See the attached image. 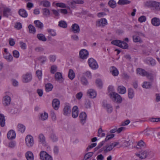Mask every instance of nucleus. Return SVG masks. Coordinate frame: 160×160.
Returning a JSON list of instances; mask_svg holds the SVG:
<instances>
[{"instance_id":"obj_23","label":"nucleus","mask_w":160,"mask_h":160,"mask_svg":"<svg viewBox=\"0 0 160 160\" xmlns=\"http://www.w3.org/2000/svg\"><path fill=\"white\" fill-rule=\"evenodd\" d=\"M39 5L43 7L48 8L50 6V2L47 0H43L40 2Z\"/></svg>"},{"instance_id":"obj_5","label":"nucleus","mask_w":160,"mask_h":160,"mask_svg":"<svg viewBox=\"0 0 160 160\" xmlns=\"http://www.w3.org/2000/svg\"><path fill=\"white\" fill-rule=\"evenodd\" d=\"M25 142L26 145L28 147H32L34 144L33 137L30 135H27L25 138Z\"/></svg>"},{"instance_id":"obj_37","label":"nucleus","mask_w":160,"mask_h":160,"mask_svg":"<svg viewBox=\"0 0 160 160\" xmlns=\"http://www.w3.org/2000/svg\"><path fill=\"white\" fill-rule=\"evenodd\" d=\"M103 106L107 109V111L109 113H111L112 111V106L109 104H104Z\"/></svg>"},{"instance_id":"obj_7","label":"nucleus","mask_w":160,"mask_h":160,"mask_svg":"<svg viewBox=\"0 0 160 160\" xmlns=\"http://www.w3.org/2000/svg\"><path fill=\"white\" fill-rule=\"evenodd\" d=\"M151 152L149 150H146L141 151L140 154H136V155L142 159H144L148 157Z\"/></svg>"},{"instance_id":"obj_44","label":"nucleus","mask_w":160,"mask_h":160,"mask_svg":"<svg viewBox=\"0 0 160 160\" xmlns=\"http://www.w3.org/2000/svg\"><path fill=\"white\" fill-rule=\"evenodd\" d=\"M46 90L47 92H49L51 91L53 88V85L50 83H48L46 85Z\"/></svg>"},{"instance_id":"obj_17","label":"nucleus","mask_w":160,"mask_h":160,"mask_svg":"<svg viewBox=\"0 0 160 160\" xmlns=\"http://www.w3.org/2000/svg\"><path fill=\"white\" fill-rule=\"evenodd\" d=\"M151 23L155 26H158L160 25V19L157 18H153L151 20Z\"/></svg>"},{"instance_id":"obj_62","label":"nucleus","mask_w":160,"mask_h":160,"mask_svg":"<svg viewBox=\"0 0 160 160\" xmlns=\"http://www.w3.org/2000/svg\"><path fill=\"white\" fill-rule=\"evenodd\" d=\"M48 31L52 36H54L56 35V33L55 31L51 29H48Z\"/></svg>"},{"instance_id":"obj_60","label":"nucleus","mask_w":160,"mask_h":160,"mask_svg":"<svg viewBox=\"0 0 160 160\" xmlns=\"http://www.w3.org/2000/svg\"><path fill=\"white\" fill-rule=\"evenodd\" d=\"M14 27L16 29L19 30L22 28V25L20 22H17L15 24Z\"/></svg>"},{"instance_id":"obj_51","label":"nucleus","mask_w":160,"mask_h":160,"mask_svg":"<svg viewBox=\"0 0 160 160\" xmlns=\"http://www.w3.org/2000/svg\"><path fill=\"white\" fill-rule=\"evenodd\" d=\"M121 42V40H113L111 42V43L114 45L119 47V45Z\"/></svg>"},{"instance_id":"obj_19","label":"nucleus","mask_w":160,"mask_h":160,"mask_svg":"<svg viewBox=\"0 0 160 160\" xmlns=\"http://www.w3.org/2000/svg\"><path fill=\"white\" fill-rule=\"evenodd\" d=\"M118 92L120 94H124L126 92V88L123 86H118L117 89Z\"/></svg>"},{"instance_id":"obj_2","label":"nucleus","mask_w":160,"mask_h":160,"mask_svg":"<svg viewBox=\"0 0 160 160\" xmlns=\"http://www.w3.org/2000/svg\"><path fill=\"white\" fill-rule=\"evenodd\" d=\"M109 95L110 98L114 102L119 103L122 102V97L118 93L113 92L110 93Z\"/></svg>"},{"instance_id":"obj_25","label":"nucleus","mask_w":160,"mask_h":160,"mask_svg":"<svg viewBox=\"0 0 160 160\" xmlns=\"http://www.w3.org/2000/svg\"><path fill=\"white\" fill-rule=\"evenodd\" d=\"M3 57L8 62H11L13 60L12 56L10 53L7 54H3Z\"/></svg>"},{"instance_id":"obj_14","label":"nucleus","mask_w":160,"mask_h":160,"mask_svg":"<svg viewBox=\"0 0 160 160\" xmlns=\"http://www.w3.org/2000/svg\"><path fill=\"white\" fill-rule=\"evenodd\" d=\"M78 108L77 106H74L72 109V116L74 118H76L78 117Z\"/></svg>"},{"instance_id":"obj_30","label":"nucleus","mask_w":160,"mask_h":160,"mask_svg":"<svg viewBox=\"0 0 160 160\" xmlns=\"http://www.w3.org/2000/svg\"><path fill=\"white\" fill-rule=\"evenodd\" d=\"M131 1L128 0H119L118 4L120 5H127L130 3Z\"/></svg>"},{"instance_id":"obj_31","label":"nucleus","mask_w":160,"mask_h":160,"mask_svg":"<svg viewBox=\"0 0 160 160\" xmlns=\"http://www.w3.org/2000/svg\"><path fill=\"white\" fill-rule=\"evenodd\" d=\"M36 27L40 29H42L43 26V24L39 20H36L34 22Z\"/></svg>"},{"instance_id":"obj_39","label":"nucleus","mask_w":160,"mask_h":160,"mask_svg":"<svg viewBox=\"0 0 160 160\" xmlns=\"http://www.w3.org/2000/svg\"><path fill=\"white\" fill-rule=\"evenodd\" d=\"M128 97L130 99L132 98L134 96V91L132 88H129L128 90Z\"/></svg>"},{"instance_id":"obj_43","label":"nucleus","mask_w":160,"mask_h":160,"mask_svg":"<svg viewBox=\"0 0 160 160\" xmlns=\"http://www.w3.org/2000/svg\"><path fill=\"white\" fill-rule=\"evenodd\" d=\"M29 30V32L32 34H34L36 32V30L34 26L32 25H29L28 26Z\"/></svg>"},{"instance_id":"obj_8","label":"nucleus","mask_w":160,"mask_h":160,"mask_svg":"<svg viewBox=\"0 0 160 160\" xmlns=\"http://www.w3.org/2000/svg\"><path fill=\"white\" fill-rule=\"evenodd\" d=\"M88 51L85 49H82L80 51L79 56L82 59H86L88 57Z\"/></svg>"},{"instance_id":"obj_13","label":"nucleus","mask_w":160,"mask_h":160,"mask_svg":"<svg viewBox=\"0 0 160 160\" xmlns=\"http://www.w3.org/2000/svg\"><path fill=\"white\" fill-rule=\"evenodd\" d=\"M80 122L82 124H83L86 122L87 118V115L85 112H81L79 116Z\"/></svg>"},{"instance_id":"obj_45","label":"nucleus","mask_w":160,"mask_h":160,"mask_svg":"<svg viewBox=\"0 0 160 160\" xmlns=\"http://www.w3.org/2000/svg\"><path fill=\"white\" fill-rule=\"evenodd\" d=\"M151 84L150 82H144L142 85L143 88L148 89L150 88Z\"/></svg>"},{"instance_id":"obj_22","label":"nucleus","mask_w":160,"mask_h":160,"mask_svg":"<svg viewBox=\"0 0 160 160\" xmlns=\"http://www.w3.org/2000/svg\"><path fill=\"white\" fill-rule=\"evenodd\" d=\"M55 79L57 81L62 82L63 77L62 73L60 72H56L55 75Z\"/></svg>"},{"instance_id":"obj_32","label":"nucleus","mask_w":160,"mask_h":160,"mask_svg":"<svg viewBox=\"0 0 160 160\" xmlns=\"http://www.w3.org/2000/svg\"><path fill=\"white\" fill-rule=\"evenodd\" d=\"M58 25L60 27L63 28H66L67 27V23L65 21L63 20L60 21L58 22Z\"/></svg>"},{"instance_id":"obj_12","label":"nucleus","mask_w":160,"mask_h":160,"mask_svg":"<svg viewBox=\"0 0 160 160\" xmlns=\"http://www.w3.org/2000/svg\"><path fill=\"white\" fill-rule=\"evenodd\" d=\"M52 105L55 110H58L60 105V101L58 99H54L52 102Z\"/></svg>"},{"instance_id":"obj_35","label":"nucleus","mask_w":160,"mask_h":160,"mask_svg":"<svg viewBox=\"0 0 160 160\" xmlns=\"http://www.w3.org/2000/svg\"><path fill=\"white\" fill-rule=\"evenodd\" d=\"M68 77L71 80H73L75 77V74L73 70L70 69L68 74Z\"/></svg>"},{"instance_id":"obj_63","label":"nucleus","mask_w":160,"mask_h":160,"mask_svg":"<svg viewBox=\"0 0 160 160\" xmlns=\"http://www.w3.org/2000/svg\"><path fill=\"white\" fill-rule=\"evenodd\" d=\"M96 83L98 86L101 88L102 87V82L101 80L97 79L96 81Z\"/></svg>"},{"instance_id":"obj_46","label":"nucleus","mask_w":160,"mask_h":160,"mask_svg":"<svg viewBox=\"0 0 160 160\" xmlns=\"http://www.w3.org/2000/svg\"><path fill=\"white\" fill-rule=\"evenodd\" d=\"M145 147V144L144 142L142 140H141L139 142L137 145V147L138 148H142Z\"/></svg>"},{"instance_id":"obj_33","label":"nucleus","mask_w":160,"mask_h":160,"mask_svg":"<svg viewBox=\"0 0 160 160\" xmlns=\"http://www.w3.org/2000/svg\"><path fill=\"white\" fill-rule=\"evenodd\" d=\"M156 74L155 73H149L147 72L146 76L150 80H153L156 77Z\"/></svg>"},{"instance_id":"obj_34","label":"nucleus","mask_w":160,"mask_h":160,"mask_svg":"<svg viewBox=\"0 0 160 160\" xmlns=\"http://www.w3.org/2000/svg\"><path fill=\"white\" fill-rule=\"evenodd\" d=\"M11 9L8 8H4L3 12V15L4 16L8 17L10 13Z\"/></svg>"},{"instance_id":"obj_64","label":"nucleus","mask_w":160,"mask_h":160,"mask_svg":"<svg viewBox=\"0 0 160 160\" xmlns=\"http://www.w3.org/2000/svg\"><path fill=\"white\" fill-rule=\"evenodd\" d=\"M76 4L75 0H72L70 2V5L71 8H76Z\"/></svg>"},{"instance_id":"obj_4","label":"nucleus","mask_w":160,"mask_h":160,"mask_svg":"<svg viewBox=\"0 0 160 160\" xmlns=\"http://www.w3.org/2000/svg\"><path fill=\"white\" fill-rule=\"evenodd\" d=\"M39 155L41 160H53L52 157L45 151H41Z\"/></svg>"},{"instance_id":"obj_10","label":"nucleus","mask_w":160,"mask_h":160,"mask_svg":"<svg viewBox=\"0 0 160 160\" xmlns=\"http://www.w3.org/2000/svg\"><path fill=\"white\" fill-rule=\"evenodd\" d=\"M38 140L39 142L41 143L44 146H48V144L46 141V138L42 134H40L38 137Z\"/></svg>"},{"instance_id":"obj_16","label":"nucleus","mask_w":160,"mask_h":160,"mask_svg":"<svg viewBox=\"0 0 160 160\" xmlns=\"http://www.w3.org/2000/svg\"><path fill=\"white\" fill-rule=\"evenodd\" d=\"M63 114L65 116H68L70 114L71 112V108L68 105L65 106L63 108Z\"/></svg>"},{"instance_id":"obj_38","label":"nucleus","mask_w":160,"mask_h":160,"mask_svg":"<svg viewBox=\"0 0 160 160\" xmlns=\"http://www.w3.org/2000/svg\"><path fill=\"white\" fill-rule=\"evenodd\" d=\"M18 130L21 132H23L25 130V127L23 124H19L17 126Z\"/></svg>"},{"instance_id":"obj_47","label":"nucleus","mask_w":160,"mask_h":160,"mask_svg":"<svg viewBox=\"0 0 160 160\" xmlns=\"http://www.w3.org/2000/svg\"><path fill=\"white\" fill-rule=\"evenodd\" d=\"M48 117V114L46 112H45L44 113H42L41 114L40 118L42 120H46Z\"/></svg>"},{"instance_id":"obj_49","label":"nucleus","mask_w":160,"mask_h":160,"mask_svg":"<svg viewBox=\"0 0 160 160\" xmlns=\"http://www.w3.org/2000/svg\"><path fill=\"white\" fill-rule=\"evenodd\" d=\"M81 81L82 84L84 85H87L88 84V80L83 77H82L81 78Z\"/></svg>"},{"instance_id":"obj_58","label":"nucleus","mask_w":160,"mask_h":160,"mask_svg":"<svg viewBox=\"0 0 160 160\" xmlns=\"http://www.w3.org/2000/svg\"><path fill=\"white\" fill-rule=\"evenodd\" d=\"M36 74L39 80L42 78V72L41 70H38L36 72Z\"/></svg>"},{"instance_id":"obj_1","label":"nucleus","mask_w":160,"mask_h":160,"mask_svg":"<svg viewBox=\"0 0 160 160\" xmlns=\"http://www.w3.org/2000/svg\"><path fill=\"white\" fill-rule=\"evenodd\" d=\"M146 7L152 8L155 11H160V2L154 1H148L144 3Z\"/></svg>"},{"instance_id":"obj_52","label":"nucleus","mask_w":160,"mask_h":160,"mask_svg":"<svg viewBox=\"0 0 160 160\" xmlns=\"http://www.w3.org/2000/svg\"><path fill=\"white\" fill-rule=\"evenodd\" d=\"M85 105V107L87 108H90L91 107V103L89 100L87 99L86 100Z\"/></svg>"},{"instance_id":"obj_24","label":"nucleus","mask_w":160,"mask_h":160,"mask_svg":"<svg viewBox=\"0 0 160 160\" xmlns=\"http://www.w3.org/2000/svg\"><path fill=\"white\" fill-rule=\"evenodd\" d=\"M11 98L8 96H6L3 98V104L4 105L7 106L10 104Z\"/></svg>"},{"instance_id":"obj_20","label":"nucleus","mask_w":160,"mask_h":160,"mask_svg":"<svg viewBox=\"0 0 160 160\" xmlns=\"http://www.w3.org/2000/svg\"><path fill=\"white\" fill-rule=\"evenodd\" d=\"M87 93L89 95L90 97L92 98H95L97 95L95 91L92 89H89L87 92Z\"/></svg>"},{"instance_id":"obj_27","label":"nucleus","mask_w":160,"mask_h":160,"mask_svg":"<svg viewBox=\"0 0 160 160\" xmlns=\"http://www.w3.org/2000/svg\"><path fill=\"white\" fill-rule=\"evenodd\" d=\"M110 72L114 76H117L118 74V69L114 67H112L110 68Z\"/></svg>"},{"instance_id":"obj_11","label":"nucleus","mask_w":160,"mask_h":160,"mask_svg":"<svg viewBox=\"0 0 160 160\" xmlns=\"http://www.w3.org/2000/svg\"><path fill=\"white\" fill-rule=\"evenodd\" d=\"M22 81L25 83L28 82L32 79V76L31 74L27 73L22 76Z\"/></svg>"},{"instance_id":"obj_55","label":"nucleus","mask_w":160,"mask_h":160,"mask_svg":"<svg viewBox=\"0 0 160 160\" xmlns=\"http://www.w3.org/2000/svg\"><path fill=\"white\" fill-rule=\"evenodd\" d=\"M148 61L149 62L150 65L152 66H154L156 64L155 60L152 58H150Z\"/></svg>"},{"instance_id":"obj_29","label":"nucleus","mask_w":160,"mask_h":160,"mask_svg":"<svg viewBox=\"0 0 160 160\" xmlns=\"http://www.w3.org/2000/svg\"><path fill=\"white\" fill-rule=\"evenodd\" d=\"M26 157L27 160H33V154L31 152H27L26 153Z\"/></svg>"},{"instance_id":"obj_15","label":"nucleus","mask_w":160,"mask_h":160,"mask_svg":"<svg viewBox=\"0 0 160 160\" xmlns=\"http://www.w3.org/2000/svg\"><path fill=\"white\" fill-rule=\"evenodd\" d=\"M71 28L72 32L74 33H79L80 31V27L79 25L74 23L72 24L71 26Z\"/></svg>"},{"instance_id":"obj_59","label":"nucleus","mask_w":160,"mask_h":160,"mask_svg":"<svg viewBox=\"0 0 160 160\" xmlns=\"http://www.w3.org/2000/svg\"><path fill=\"white\" fill-rule=\"evenodd\" d=\"M83 96V93L82 92H79L76 95V98L78 100H80Z\"/></svg>"},{"instance_id":"obj_18","label":"nucleus","mask_w":160,"mask_h":160,"mask_svg":"<svg viewBox=\"0 0 160 160\" xmlns=\"http://www.w3.org/2000/svg\"><path fill=\"white\" fill-rule=\"evenodd\" d=\"M18 13L19 15L23 18H25L28 17V14L27 11L23 8L20 9Z\"/></svg>"},{"instance_id":"obj_57","label":"nucleus","mask_w":160,"mask_h":160,"mask_svg":"<svg viewBox=\"0 0 160 160\" xmlns=\"http://www.w3.org/2000/svg\"><path fill=\"white\" fill-rule=\"evenodd\" d=\"M14 57L16 58H18L19 56V52L17 50H15L12 52Z\"/></svg>"},{"instance_id":"obj_42","label":"nucleus","mask_w":160,"mask_h":160,"mask_svg":"<svg viewBox=\"0 0 160 160\" xmlns=\"http://www.w3.org/2000/svg\"><path fill=\"white\" fill-rule=\"evenodd\" d=\"M108 4L110 7L113 8H115L116 6V2L114 0H110Z\"/></svg>"},{"instance_id":"obj_3","label":"nucleus","mask_w":160,"mask_h":160,"mask_svg":"<svg viewBox=\"0 0 160 160\" xmlns=\"http://www.w3.org/2000/svg\"><path fill=\"white\" fill-rule=\"evenodd\" d=\"M119 143L115 142L110 144L107 145L101 149V151H103L105 153H107L111 151L115 146L118 145Z\"/></svg>"},{"instance_id":"obj_50","label":"nucleus","mask_w":160,"mask_h":160,"mask_svg":"<svg viewBox=\"0 0 160 160\" xmlns=\"http://www.w3.org/2000/svg\"><path fill=\"white\" fill-rule=\"evenodd\" d=\"M57 70V67L55 65H53L51 67L50 72L52 74H54Z\"/></svg>"},{"instance_id":"obj_6","label":"nucleus","mask_w":160,"mask_h":160,"mask_svg":"<svg viewBox=\"0 0 160 160\" xmlns=\"http://www.w3.org/2000/svg\"><path fill=\"white\" fill-rule=\"evenodd\" d=\"M89 67L92 69H96L98 66L96 61L93 58H89L88 61Z\"/></svg>"},{"instance_id":"obj_41","label":"nucleus","mask_w":160,"mask_h":160,"mask_svg":"<svg viewBox=\"0 0 160 160\" xmlns=\"http://www.w3.org/2000/svg\"><path fill=\"white\" fill-rule=\"evenodd\" d=\"M119 47L125 49L128 48V44L123 41H121Z\"/></svg>"},{"instance_id":"obj_61","label":"nucleus","mask_w":160,"mask_h":160,"mask_svg":"<svg viewBox=\"0 0 160 160\" xmlns=\"http://www.w3.org/2000/svg\"><path fill=\"white\" fill-rule=\"evenodd\" d=\"M56 5L57 6L61 8H66V4L63 3H57L56 4Z\"/></svg>"},{"instance_id":"obj_9","label":"nucleus","mask_w":160,"mask_h":160,"mask_svg":"<svg viewBox=\"0 0 160 160\" xmlns=\"http://www.w3.org/2000/svg\"><path fill=\"white\" fill-rule=\"evenodd\" d=\"M107 20L105 18H102L98 20L96 22V25L98 27H104L107 25Z\"/></svg>"},{"instance_id":"obj_26","label":"nucleus","mask_w":160,"mask_h":160,"mask_svg":"<svg viewBox=\"0 0 160 160\" xmlns=\"http://www.w3.org/2000/svg\"><path fill=\"white\" fill-rule=\"evenodd\" d=\"M137 74L142 76H146L147 72L141 68H138L137 70Z\"/></svg>"},{"instance_id":"obj_21","label":"nucleus","mask_w":160,"mask_h":160,"mask_svg":"<svg viewBox=\"0 0 160 160\" xmlns=\"http://www.w3.org/2000/svg\"><path fill=\"white\" fill-rule=\"evenodd\" d=\"M16 137V133L15 132L12 130L9 131L7 134V137L8 139H14Z\"/></svg>"},{"instance_id":"obj_54","label":"nucleus","mask_w":160,"mask_h":160,"mask_svg":"<svg viewBox=\"0 0 160 160\" xmlns=\"http://www.w3.org/2000/svg\"><path fill=\"white\" fill-rule=\"evenodd\" d=\"M93 153L92 152H89L86 154L84 156V159L87 160L91 157L93 155Z\"/></svg>"},{"instance_id":"obj_28","label":"nucleus","mask_w":160,"mask_h":160,"mask_svg":"<svg viewBox=\"0 0 160 160\" xmlns=\"http://www.w3.org/2000/svg\"><path fill=\"white\" fill-rule=\"evenodd\" d=\"M5 119L4 115L0 114V125L2 127H3L5 125Z\"/></svg>"},{"instance_id":"obj_48","label":"nucleus","mask_w":160,"mask_h":160,"mask_svg":"<svg viewBox=\"0 0 160 160\" xmlns=\"http://www.w3.org/2000/svg\"><path fill=\"white\" fill-rule=\"evenodd\" d=\"M133 40L134 42H142L141 38L138 36H134L133 37Z\"/></svg>"},{"instance_id":"obj_36","label":"nucleus","mask_w":160,"mask_h":160,"mask_svg":"<svg viewBox=\"0 0 160 160\" xmlns=\"http://www.w3.org/2000/svg\"><path fill=\"white\" fill-rule=\"evenodd\" d=\"M37 38L40 41H46L47 40V39L45 38L44 35L41 33L38 34L37 35Z\"/></svg>"},{"instance_id":"obj_53","label":"nucleus","mask_w":160,"mask_h":160,"mask_svg":"<svg viewBox=\"0 0 160 160\" xmlns=\"http://www.w3.org/2000/svg\"><path fill=\"white\" fill-rule=\"evenodd\" d=\"M38 60L42 63H43L47 60L46 57L42 56L38 58Z\"/></svg>"},{"instance_id":"obj_56","label":"nucleus","mask_w":160,"mask_h":160,"mask_svg":"<svg viewBox=\"0 0 160 160\" xmlns=\"http://www.w3.org/2000/svg\"><path fill=\"white\" fill-rule=\"evenodd\" d=\"M50 115L52 120L53 121H55L56 119V117L54 112L53 111H51Z\"/></svg>"},{"instance_id":"obj_40","label":"nucleus","mask_w":160,"mask_h":160,"mask_svg":"<svg viewBox=\"0 0 160 160\" xmlns=\"http://www.w3.org/2000/svg\"><path fill=\"white\" fill-rule=\"evenodd\" d=\"M43 14L46 17H48L50 14V12L49 10L47 8H44L42 9Z\"/></svg>"}]
</instances>
